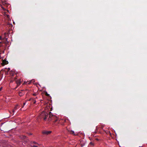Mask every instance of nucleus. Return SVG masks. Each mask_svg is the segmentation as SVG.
<instances>
[{"instance_id":"nucleus-9","label":"nucleus","mask_w":147,"mask_h":147,"mask_svg":"<svg viewBox=\"0 0 147 147\" xmlns=\"http://www.w3.org/2000/svg\"><path fill=\"white\" fill-rule=\"evenodd\" d=\"M3 63L5 64H7V62H5L4 61H3Z\"/></svg>"},{"instance_id":"nucleus-16","label":"nucleus","mask_w":147,"mask_h":147,"mask_svg":"<svg viewBox=\"0 0 147 147\" xmlns=\"http://www.w3.org/2000/svg\"><path fill=\"white\" fill-rule=\"evenodd\" d=\"M36 101H34V103H36Z\"/></svg>"},{"instance_id":"nucleus-15","label":"nucleus","mask_w":147,"mask_h":147,"mask_svg":"<svg viewBox=\"0 0 147 147\" xmlns=\"http://www.w3.org/2000/svg\"><path fill=\"white\" fill-rule=\"evenodd\" d=\"M33 95H34V96H36V94H33Z\"/></svg>"},{"instance_id":"nucleus-14","label":"nucleus","mask_w":147,"mask_h":147,"mask_svg":"<svg viewBox=\"0 0 147 147\" xmlns=\"http://www.w3.org/2000/svg\"><path fill=\"white\" fill-rule=\"evenodd\" d=\"M33 147H38V146H33Z\"/></svg>"},{"instance_id":"nucleus-2","label":"nucleus","mask_w":147,"mask_h":147,"mask_svg":"<svg viewBox=\"0 0 147 147\" xmlns=\"http://www.w3.org/2000/svg\"><path fill=\"white\" fill-rule=\"evenodd\" d=\"M57 119L55 116L53 115L51 113L49 114V117L48 118V121H52L54 122H55L57 121Z\"/></svg>"},{"instance_id":"nucleus-11","label":"nucleus","mask_w":147,"mask_h":147,"mask_svg":"<svg viewBox=\"0 0 147 147\" xmlns=\"http://www.w3.org/2000/svg\"><path fill=\"white\" fill-rule=\"evenodd\" d=\"M2 37L0 36V40H2Z\"/></svg>"},{"instance_id":"nucleus-1","label":"nucleus","mask_w":147,"mask_h":147,"mask_svg":"<svg viewBox=\"0 0 147 147\" xmlns=\"http://www.w3.org/2000/svg\"><path fill=\"white\" fill-rule=\"evenodd\" d=\"M49 114L43 111L40 115L39 117L40 119H43L44 120H47L48 121V118L49 117Z\"/></svg>"},{"instance_id":"nucleus-19","label":"nucleus","mask_w":147,"mask_h":147,"mask_svg":"<svg viewBox=\"0 0 147 147\" xmlns=\"http://www.w3.org/2000/svg\"><path fill=\"white\" fill-rule=\"evenodd\" d=\"M9 70H10V69L9 68H8Z\"/></svg>"},{"instance_id":"nucleus-20","label":"nucleus","mask_w":147,"mask_h":147,"mask_svg":"<svg viewBox=\"0 0 147 147\" xmlns=\"http://www.w3.org/2000/svg\"><path fill=\"white\" fill-rule=\"evenodd\" d=\"M27 83V82H24V83Z\"/></svg>"},{"instance_id":"nucleus-6","label":"nucleus","mask_w":147,"mask_h":147,"mask_svg":"<svg viewBox=\"0 0 147 147\" xmlns=\"http://www.w3.org/2000/svg\"><path fill=\"white\" fill-rule=\"evenodd\" d=\"M35 82V81L34 80H32L30 81H29L28 83V84H30L32 83V82L33 83Z\"/></svg>"},{"instance_id":"nucleus-13","label":"nucleus","mask_w":147,"mask_h":147,"mask_svg":"<svg viewBox=\"0 0 147 147\" xmlns=\"http://www.w3.org/2000/svg\"><path fill=\"white\" fill-rule=\"evenodd\" d=\"M25 104H26L25 102L24 103V106L22 107H24V106L25 105Z\"/></svg>"},{"instance_id":"nucleus-12","label":"nucleus","mask_w":147,"mask_h":147,"mask_svg":"<svg viewBox=\"0 0 147 147\" xmlns=\"http://www.w3.org/2000/svg\"><path fill=\"white\" fill-rule=\"evenodd\" d=\"M2 89V87H1L0 88V91H1Z\"/></svg>"},{"instance_id":"nucleus-10","label":"nucleus","mask_w":147,"mask_h":147,"mask_svg":"<svg viewBox=\"0 0 147 147\" xmlns=\"http://www.w3.org/2000/svg\"><path fill=\"white\" fill-rule=\"evenodd\" d=\"M4 15H6L7 16V17H9V15H8L5 14Z\"/></svg>"},{"instance_id":"nucleus-21","label":"nucleus","mask_w":147,"mask_h":147,"mask_svg":"<svg viewBox=\"0 0 147 147\" xmlns=\"http://www.w3.org/2000/svg\"><path fill=\"white\" fill-rule=\"evenodd\" d=\"M90 144H92V143L91 142L90 143Z\"/></svg>"},{"instance_id":"nucleus-22","label":"nucleus","mask_w":147,"mask_h":147,"mask_svg":"<svg viewBox=\"0 0 147 147\" xmlns=\"http://www.w3.org/2000/svg\"><path fill=\"white\" fill-rule=\"evenodd\" d=\"M34 143H35V142H34Z\"/></svg>"},{"instance_id":"nucleus-8","label":"nucleus","mask_w":147,"mask_h":147,"mask_svg":"<svg viewBox=\"0 0 147 147\" xmlns=\"http://www.w3.org/2000/svg\"><path fill=\"white\" fill-rule=\"evenodd\" d=\"M18 106V105H17L14 108V110H16V109L17 108V106Z\"/></svg>"},{"instance_id":"nucleus-4","label":"nucleus","mask_w":147,"mask_h":147,"mask_svg":"<svg viewBox=\"0 0 147 147\" xmlns=\"http://www.w3.org/2000/svg\"><path fill=\"white\" fill-rule=\"evenodd\" d=\"M20 80L18 79L16 81V83L18 86L20 85Z\"/></svg>"},{"instance_id":"nucleus-18","label":"nucleus","mask_w":147,"mask_h":147,"mask_svg":"<svg viewBox=\"0 0 147 147\" xmlns=\"http://www.w3.org/2000/svg\"><path fill=\"white\" fill-rule=\"evenodd\" d=\"M2 8L3 9H4V8H3V7H2Z\"/></svg>"},{"instance_id":"nucleus-17","label":"nucleus","mask_w":147,"mask_h":147,"mask_svg":"<svg viewBox=\"0 0 147 147\" xmlns=\"http://www.w3.org/2000/svg\"><path fill=\"white\" fill-rule=\"evenodd\" d=\"M14 111H15L14 110H13V112H14Z\"/></svg>"},{"instance_id":"nucleus-5","label":"nucleus","mask_w":147,"mask_h":147,"mask_svg":"<svg viewBox=\"0 0 147 147\" xmlns=\"http://www.w3.org/2000/svg\"><path fill=\"white\" fill-rule=\"evenodd\" d=\"M25 93L24 92V91H21V92H19V95L20 96H23L24 94Z\"/></svg>"},{"instance_id":"nucleus-7","label":"nucleus","mask_w":147,"mask_h":147,"mask_svg":"<svg viewBox=\"0 0 147 147\" xmlns=\"http://www.w3.org/2000/svg\"><path fill=\"white\" fill-rule=\"evenodd\" d=\"M72 134H73L74 135H76V133H75L74 132V131H72Z\"/></svg>"},{"instance_id":"nucleus-3","label":"nucleus","mask_w":147,"mask_h":147,"mask_svg":"<svg viewBox=\"0 0 147 147\" xmlns=\"http://www.w3.org/2000/svg\"><path fill=\"white\" fill-rule=\"evenodd\" d=\"M51 131L45 130L42 132V133L44 134L47 135L51 134Z\"/></svg>"}]
</instances>
